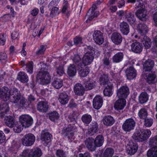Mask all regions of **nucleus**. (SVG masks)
I'll return each instance as SVG.
<instances>
[{
    "mask_svg": "<svg viewBox=\"0 0 157 157\" xmlns=\"http://www.w3.org/2000/svg\"><path fill=\"white\" fill-rule=\"evenodd\" d=\"M151 134V132L149 129H142L140 132H135L132 137L136 141L143 142L147 140Z\"/></svg>",
    "mask_w": 157,
    "mask_h": 157,
    "instance_id": "1",
    "label": "nucleus"
},
{
    "mask_svg": "<svg viewBox=\"0 0 157 157\" xmlns=\"http://www.w3.org/2000/svg\"><path fill=\"white\" fill-rule=\"evenodd\" d=\"M36 78L39 83L44 85L50 82L51 77L48 71L41 70L37 74Z\"/></svg>",
    "mask_w": 157,
    "mask_h": 157,
    "instance_id": "2",
    "label": "nucleus"
},
{
    "mask_svg": "<svg viewBox=\"0 0 157 157\" xmlns=\"http://www.w3.org/2000/svg\"><path fill=\"white\" fill-rule=\"evenodd\" d=\"M136 124L135 120L132 118L127 119L123 124L122 128L125 132H129L133 130Z\"/></svg>",
    "mask_w": 157,
    "mask_h": 157,
    "instance_id": "3",
    "label": "nucleus"
},
{
    "mask_svg": "<svg viewBox=\"0 0 157 157\" xmlns=\"http://www.w3.org/2000/svg\"><path fill=\"white\" fill-rule=\"evenodd\" d=\"M35 140L34 136L31 133L26 134L22 139L23 144L25 146H29L32 145Z\"/></svg>",
    "mask_w": 157,
    "mask_h": 157,
    "instance_id": "4",
    "label": "nucleus"
},
{
    "mask_svg": "<svg viewBox=\"0 0 157 157\" xmlns=\"http://www.w3.org/2000/svg\"><path fill=\"white\" fill-rule=\"evenodd\" d=\"M20 121L25 128L30 126L33 123L32 117L28 115H24L20 117Z\"/></svg>",
    "mask_w": 157,
    "mask_h": 157,
    "instance_id": "5",
    "label": "nucleus"
},
{
    "mask_svg": "<svg viewBox=\"0 0 157 157\" xmlns=\"http://www.w3.org/2000/svg\"><path fill=\"white\" fill-rule=\"evenodd\" d=\"M10 95L12 96L10 99L11 101L13 103H18L21 99L20 92L15 88L11 89Z\"/></svg>",
    "mask_w": 157,
    "mask_h": 157,
    "instance_id": "6",
    "label": "nucleus"
},
{
    "mask_svg": "<svg viewBox=\"0 0 157 157\" xmlns=\"http://www.w3.org/2000/svg\"><path fill=\"white\" fill-rule=\"evenodd\" d=\"M11 93V89L6 87H4L0 89V98L4 101L9 100Z\"/></svg>",
    "mask_w": 157,
    "mask_h": 157,
    "instance_id": "7",
    "label": "nucleus"
},
{
    "mask_svg": "<svg viewBox=\"0 0 157 157\" xmlns=\"http://www.w3.org/2000/svg\"><path fill=\"white\" fill-rule=\"evenodd\" d=\"M97 8V6L95 4L93 5L92 6L88 11L86 17L87 18L86 22H88L92 20L94 18L96 17L99 15L98 11H95Z\"/></svg>",
    "mask_w": 157,
    "mask_h": 157,
    "instance_id": "8",
    "label": "nucleus"
},
{
    "mask_svg": "<svg viewBox=\"0 0 157 157\" xmlns=\"http://www.w3.org/2000/svg\"><path fill=\"white\" fill-rule=\"evenodd\" d=\"M129 93L128 87L127 86H123L117 90V94L119 98L124 99L127 98Z\"/></svg>",
    "mask_w": 157,
    "mask_h": 157,
    "instance_id": "9",
    "label": "nucleus"
},
{
    "mask_svg": "<svg viewBox=\"0 0 157 157\" xmlns=\"http://www.w3.org/2000/svg\"><path fill=\"white\" fill-rule=\"evenodd\" d=\"M61 134L71 141L74 139V131L71 127L63 128L62 130Z\"/></svg>",
    "mask_w": 157,
    "mask_h": 157,
    "instance_id": "10",
    "label": "nucleus"
},
{
    "mask_svg": "<svg viewBox=\"0 0 157 157\" xmlns=\"http://www.w3.org/2000/svg\"><path fill=\"white\" fill-rule=\"evenodd\" d=\"M138 148V145L136 143L130 141L127 147V152L128 154L132 155L137 151Z\"/></svg>",
    "mask_w": 157,
    "mask_h": 157,
    "instance_id": "11",
    "label": "nucleus"
},
{
    "mask_svg": "<svg viewBox=\"0 0 157 157\" xmlns=\"http://www.w3.org/2000/svg\"><path fill=\"white\" fill-rule=\"evenodd\" d=\"M93 39L97 44H102L104 40L103 33L99 31H95L93 34Z\"/></svg>",
    "mask_w": 157,
    "mask_h": 157,
    "instance_id": "12",
    "label": "nucleus"
},
{
    "mask_svg": "<svg viewBox=\"0 0 157 157\" xmlns=\"http://www.w3.org/2000/svg\"><path fill=\"white\" fill-rule=\"evenodd\" d=\"M85 88L80 83H77L74 86V90L75 94L78 96H82L85 92Z\"/></svg>",
    "mask_w": 157,
    "mask_h": 157,
    "instance_id": "13",
    "label": "nucleus"
},
{
    "mask_svg": "<svg viewBox=\"0 0 157 157\" xmlns=\"http://www.w3.org/2000/svg\"><path fill=\"white\" fill-rule=\"evenodd\" d=\"M94 58V55H92V54L86 53L82 58L83 67L90 64Z\"/></svg>",
    "mask_w": 157,
    "mask_h": 157,
    "instance_id": "14",
    "label": "nucleus"
},
{
    "mask_svg": "<svg viewBox=\"0 0 157 157\" xmlns=\"http://www.w3.org/2000/svg\"><path fill=\"white\" fill-rule=\"evenodd\" d=\"M147 12L145 9H139L136 12L137 17L140 20L145 21L147 18Z\"/></svg>",
    "mask_w": 157,
    "mask_h": 157,
    "instance_id": "15",
    "label": "nucleus"
},
{
    "mask_svg": "<svg viewBox=\"0 0 157 157\" xmlns=\"http://www.w3.org/2000/svg\"><path fill=\"white\" fill-rule=\"evenodd\" d=\"M125 99L120 98L116 101L114 104V108L117 110H122L125 105Z\"/></svg>",
    "mask_w": 157,
    "mask_h": 157,
    "instance_id": "16",
    "label": "nucleus"
},
{
    "mask_svg": "<svg viewBox=\"0 0 157 157\" xmlns=\"http://www.w3.org/2000/svg\"><path fill=\"white\" fill-rule=\"evenodd\" d=\"M154 66V61L151 59H148L143 64L144 70L145 71H150L152 70Z\"/></svg>",
    "mask_w": 157,
    "mask_h": 157,
    "instance_id": "17",
    "label": "nucleus"
},
{
    "mask_svg": "<svg viewBox=\"0 0 157 157\" xmlns=\"http://www.w3.org/2000/svg\"><path fill=\"white\" fill-rule=\"evenodd\" d=\"M41 140L44 145H47L52 139V135L49 132H42L41 134Z\"/></svg>",
    "mask_w": 157,
    "mask_h": 157,
    "instance_id": "18",
    "label": "nucleus"
},
{
    "mask_svg": "<svg viewBox=\"0 0 157 157\" xmlns=\"http://www.w3.org/2000/svg\"><path fill=\"white\" fill-rule=\"evenodd\" d=\"M94 139L92 138H88L85 141L86 147L90 151L95 150L96 147L94 142Z\"/></svg>",
    "mask_w": 157,
    "mask_h": 157,
    "instance_id": "19",
    "label": "nucleus"
},
{
    "mask_svg": "<svg viewBox=\"0 0 157 157\" xmlns=\"http://www.w3.org/2000/svg\"><path fill=\"white\" fill-rule=\"evenodd\" d=\"M102 104L103 99L101 97L98 95L94 98L93 101V105L95 109H99L101 107Z\"/></svg>",
    "mask_w": 157,
    "mask_h": 157,
    "instance_id": "20",
    "label": "nucleus"
},
{
    "mask_svg": "<svg viewBox=\"0 0 157 157\" xmlns=\"http://www.w3.org/2000/svg\"><path fill=\"white\" fill-rule=\"evenodd\" d=\"M48 108V103L46 101H41L37 104V109L40 112L45 113Z\"/></svg>",
    "mask_w": 157,
    "mask_h": 157,
    "instance_id": "21",
    "label": "nucleus"
},
{
    "mask_svg": "<svg viewBox=\"0 0 157 157\" xmlns=\"http://www.w3.org/2000/svg\"><path fill=\"white\" fill-rule=\"evenodd\" d=\"M111 39L112 41L116 44H120L122 41V37L121 35L117 32L112 34Z\"/></svg>",
    "mask_w": 157,
    "mask_h": 157,
    "instance_id": "22",
    "label": "nucleus"
},
{
    "mask_svg": "<svg viewBox=\"0 0 157 157\" xmlns=\"http://www.w3.org/2000/svg\"><path fill=\"white\" fill-rule=\"evenodd\" d=\"M5 123L8 127L12 128L17 123L14 117L10 116H6L5 119Z\"/></svg>",
    "mask_w": 157,
    "mask_h": 157,
    "instance_id": "23",
    "label": "nucleus"
},
{
    "mask_svg": "<svg viewBox=\"0 0 157 157\" xmlns=\"http://www.w3.org/2000/svg\"><path fill=\"white\" fill-rule=\"evenodd\" d=\"M144 77L147 83L151 84L155 83L156 75L155 73L153 72L145 74Z\"/></svg>",
    "mask_w": 157,
    "mask_h": 157,
    "instance_id": "24",
    "label": "nucleus"
},
{
    "mask_svg": "<svg viewBox=\"0 0 157 157\" xmlns=\"http://www.w3.org/2000/svg\"><path fill=\"white\" fill-rule=\"evenodd\" d=\"M126 75L128 79H132L135 78L136 75V71L132 67L127 68L125 71Z\"/></svg>",
    "mask_w": 157,
    "mask_h": 157,
    "instance_id": "25",
    "label": "nucleus"
},
{
    "mask_svg": "<svg viewBox=\"0 0 157 157\" xmlns=\"http://www.w3.org/2000/svg\"><path fill=\"white\" fill-rule=\"evenodd\" d=\"M131 47L132 51L136 53H140L142 51L143 49L141 44L137 42L132 43L131 45Z\"/></svg>",
    "mask_w": 157,
    "mask_h": 157,
    "instance_id": "26",
    "label": "nucleus"
},
{
    "mask_svg": "<svg viewBox=\"0 0 157 157\" xmlns=\"http://www.w3.org/2000/svg\"><path fill=\"white\" fill-rule=\"evenodd\" d=\"M58 100L61 104L65 105L67 103L68 101L69 97L66 93H61L59 95Z\"/></svg>",
    "mask_w": 157,
    "mask_h": 157,
    "instance_id": "27",
    "label": "nucleus"
},
{
    "mask_svg": "<svg viewBox=\"0 0 157 157\" xmlns=\"http://www.w3.org/2000/svg\"><path fill=\"white\" fill-rule=\"evenodd\" d=\"M102 121L105 125L111 126L114 123L115 121L113 117L109 115L104 117L102 119Z\"/></svg>",
    "mask_w": 157,
    "mask_h": 157,
    "instance_id": "28",
    "label": "nucleus"
},
{
    "mask_svg": "<svg viewBox=\"0 0 157 157\" xmlns=\"http://www.w3.org/2000/svg\"><path fill=\"white\" fill-rule=\"evenodd\" d=\"M9 111L8 104L5 102L1 105H0V117H3L5 114L6 113Z\"/></svg>",
    "mask_w": 157,
    "mask_h": 157,
    "instance_id": "29",
    "label": "nucleus"
},
{
    "mask_svg": "<svg viewBox=\"0 0 157 157\" xmlns=\"http://www.w3.org/2000/svg\"><path fill=\"white\" fill-rule=\"evenodd\" d=\"M141 42H142L145 48L148 49L151 45V39L146 36H142L141 37Z\"/></svg>",
    "mask_w": 157,
    "mask_h": 157,
    "instance_id": "30",
    "label": "nucleus"
},
{
    "mask_svg": "<svg viewBox=\"0 0 157 157\" xmlns=\"http://www.w3.org/2000/svg\"><path fill=\"white\" fill-rule=\"evenodd\" d=\"M120 29L121 32L124 35H127L129 32V27L128 23L123 22L120 24Z\"/></svg>",
    "mask_w": 157,
    "mask_h": 157,
    "instance_id": "31",
    "label": "nucleus"
},
{
    "mask_svg": "<svg viewBox=\"0 0 157 157\" xmlns=\"http://www.w3.org/2000/svg\"><path fill=\"white\" fill-rule=\"evenodd\" d=\"M72 59L74 63L77 65L79 69H80V67L81 68H82L83 64L82 63L81 58L78 54H75L72 58Z\"/></svg>",
    "mask_w": 157,
    "mask_h": 157,
    "instance_id": "32",
    "label": "nucleus"
},
{
    "mask_svg": "<svg viewBox=\"0 0 157 157\" xmlns=\"http://www.w3.org/2000/svg\"><path fill=\"white\" fill-rule=\"evenodd\" d=\"M125 17L127 21L130 24H133L136 21L135 17L134 14L131 12H125Z\"/></svg>",
    "mask_w": 157,
    "mask_h": 157,
    "instance_id": "33",
    "label": "nucleus"
},
{
    "mask_svg": "<svg viewBox=\"0 0 157 157\" xmlns=\"http://www.w3.org/2000/svg\"><path fill=\"white\" fill-rule=\"evenodd\" d=\"M105 88L104 90V94L105 96H110L113 94L112 89L113 84L111 83H108L107 85H106Z\"/></svg>",
    "mask_w": 157,
    "mask_h": 157,
    "instance_id": "34",
    "label": "nucleus"
},
{
    "mask_svg": "<svg viewBox=\"0 0 157 157\" xmlns=\"http://www.w3.org/2000/svg\"><path fill=\"white\" fill-rule=\"evenodd\" d=\"M99 80L100 84L104 86L107 85L108 83H111L109 81L108 76L107 74H103L101 75L99 78Z\"/></svg>",
    "mask_w": 157,
    "mask_h": 157,
    "instance_id": "35",
    "label": "nucleus"
},
{
    "mask_svg": "<svg viewBox=\"0 0 157 157\" xmlns=\"http://www.w3.org/2000/svg\"><path fill=\"white\" fill-rule=\"evenodd\" d=\"M94 142L96 147H100L101 146L104 141V139L103 136L101 135H98L94 139Z\"/></svg>",
    "mask_w": 157,
    "mask_h": 157,
    "instance_id": "36",
    "label": "nucleus"
},
{
    "mask_svg": "<svg viewBox=\"0 0 157 157\" xmlns=\"http://www.w3.org/2000/svg\"><path fill=\"white\" fill-rule=\"evenodd\" d=\"M96 82L95 81H89L84 83L85 89L86 90H91L96 87Z\"/></svg>",
    "mask_w": 157,
    "mask_h": 157,
    "instance_id": "37",
    "label": "nucleus"
},
{
    "mask_svg": "<svg viewBox=\"0 0 157 157\" xmlns=\"http://www.w3.org/2000/svg\"><path fill=\"white\" fill-rule=\"evenodd\" d=\"M148 97V95L147 93L145 92H142L139 97V101L141 104H144L147 101Z\"/></svg>",
    "mask_w": 157,
    "mask_h": 157,
    "instance_id": "38",
    "label": "nucleus"
},
{
    "mask_svg": "<svg viewBox=\"0 0 157 157\" xmlns=\"http://www.w3.org/2000/svg\"><path fill=\"white\" fill-rule=\"evenodd\" d=\"M76 73V67L74 64H71L68 67L67 74L69 76L73 77L75 75Z\"/></svg>",
    "mask_w": 157,
    "mask_h": 157,
    "instance_id": "39",
    "label": "nucleus"
},
{
    "mask_svg": "<svg viewBox=\"0 0 157 157\" xmlns=\"http://www.w3.org/2000/svg\"><path fill=\"white\" fill-rule=\"evenodd\" d=\"M148 157H157V146H154L150 149L147 153Z\"/></svg>",
    "mask_w": 157,
    "mask_h": 157,
    "instance_id": "40",
    "label": "nucleus"
},
{
    "mask_svg": "<svg viewBox=\"0 0 157 157\" xmlns=\"http://www.w3.org/2000/svg\"><path fill=\"white\" fill-rule=\"evenodd\" d=\"M30 151L31 157H40L42 155L41 151L39 148L30 149Z\"/></svg>",
    "mask_w": 157,
    "mask_h": 157,
    "instance_id": "41",
    "label": "nucleus"
},
{
    "mask_svg": "<svg viewBox=\"0 0 157 157\" xmlns=\"http://www.w3.org/2000/svg\"><path fill=\"white\" fill-rule=\"evenodd\" d=\"M139 33L142 36H144L147 32L148 28L147 26L143 24H140L138 25Z\"/></svg>",
    "mask_w": 157,
    "mask_h": 157,
    "instance_id": "42",
    "label": "nucleus"
},
{
    "mask_svg": "<svg viewBox=\"0 0 157 157\" xmlns=\"http://www.w3.org/2000/svg\"><path fill=\"white\" fill-rule=\"evenodd\" d=\"M17 78L23 83L27 82L29 79L27 75L23 72L19 73L17 76Z\"/></svg>",
    "mask_w": 157,
    "mask_h": 157,
    "instance_id": "43",
    "label": "nucleus"
},
{
    "mask_svg": "<svg viewBox=\"0 0 157 157\" xmlns=\"http://www.w3.org/2000/svg\"><path fill=\"white\" fill-rule=\"evenodd\" d=\"M52 86L55 88L58 89L60 88L63 85V80L56 78L54 79L52 83Z\"/></svg>",
    "mask_w": 157,
    "mask_h": 157,
    "instance_id": "44",
    "label": "nucleus"
},
{
    "mask_svg": "<svg viewBox=\"0 0 157 157\" xmlns=\"http://www.w3.org/2000/svg\"><path fill=\"white\" fill-rule=\"evenodd\" d=\"M124 54L122 52H119L116 54L113 57V61L116 63H118L123 59Z\"/></svg>",
    "mask_w": 157,
    "mask_h": 157,
    "instance_id": "45",
    "label": "nucleus"
},
{
    "mask_svg": "<svg viewBox=\"0 0 157 157\" xmlns=\"http://www.w3.org/2000/svg\"><path fill=\"white\" fill-rule=\"evenodd\" d=\"M138 115L139 117L142 119H144L147 117L148 113L145 108H142L139 111Z\"/></svg>",
    "mask_w": 157,
    "mask_h": 157,
    "instance_id": "46",
    "label": "nucleus"
},
{
    "mask_svg": "<svg viewBox=\"0 0 157 157\" xmlns=\"http://www.w3.org/2000/svg\"><path fill=\"white\" fill-rule=\"evenodd\" d=\"M81 120L84 123L89 124L92 120V117L90 115L85 114L82 115Z\"/></svg>",
    "mask_w": 157,
    "mask_h": 157,
    "instance_id": "47",
    "label": "nucleus"
},
{
    "mask_svg": "<svg viewBox=\"0 0 157 157\" xmlns=\"http://www.w3.org/2000/svg\"><path fill=\"white\" fill-rule=\"evenodd\" d=\"M59 117L58 113L56 111H53L49 114V118L52 121H54L57 120Z\"/></svg>",
    "mask_w": 157,
    "mask_h": 157,
    "instance_id": "48",
    "label": "nucleus"
},
{
    "mask_svg": "<svg viewBox=\"0 0 157 157\" xmlns=\"http://www.w3.org/2000/svg\"><path fill=\"white\" fill-rule=\"evenodd\" d=\"M114 153L113 150L111 148H107L105 151L103 155L104 157H111Z\"/></svg>",
    "mask_w": 157,
    "mask_h": 157,
    "instance_id": "49",
    "label": "nucleus"
},
{
    "mask_svg": "<svg viewBox=\"0 0 157 157\" xmlns=\"http://www.w3.org/2000/svg\"><path fill=\"white\" fill-rule=\"evenodd\" d=\"M22 127H24L23 126L22 124L20 122L19 123H16L15 126H14L13 128V131L16 133L20 132L22 129Z\"/></svg>",
    "mask_w": 157,
    "mask_h": 157,
    "instance_id": "50",
    "label": "nucleus"
},
{
    "mask_svg": "<svg viewBox=\"0 0 157 157\" xmlns=\"http://www.w3.org/2000/svg\"><path fill=\"white\" fill-rule=\"evenodd\" d=\"M79 71V74L80 76L83 77H85L89 73V69L88 67H86L85 69H80Z\"/></svg>",
    "mask_w": 157,
    "mask_h": 157,
    "instance_id": "51",
    "label": "nucleus"
},
{
    "mask_svg": "<svg viewBox=\"0 0 157 157\" xmlns=\"http://www.w3.org/2000/svg\"><path fill=\"white\" fill-rule=\"evenodd\" d=\"M149 145L151 146H157V135L154 137L151 138L149 139Z\"/></svg>",
    "mask_w": 157,
    "mask_h": 157,
    "instance_id": "52",
    "label": "nucleus"
},
{
    "mask_svg": "<svg viewBox=\"0 0 157 157\" xmlns=\"http://www.w3.org/2000/svg\"><path fill=\"white\" fill-rule=\"evenodd\" d=\"M144 119V125L145 126L149 127L152 125L153 123L152 119L151 118H147V117Z\"/></svg>",
    "mask_w": 157,
    "mask_h": 157,
    "instance_id": "53",
    "label": "nucleus"
},
{
    "mask_svg": "<svg viewBox=\"0 0 157 157\" xmlns=\"http://www.w3.org/2000/svg\"><path fill=\"white\" fill-rule=\"evenodd\" d=\"M110 54L109 53H107L105 55V57L103 59V63L105 65H108L110 63V60L109 58L110 56Z\"/></svg>",
    "mask_w": 157,
    "mask_h": 157,
    "instance_id": "54",
    "label": "nucleus"
},
{
    "mask_svg": "<svg viewBox=\"0 0 157 157\" xmlns=\"http://www.w3.org/2000/svg\"><path fill=\"white\" fill-rule=\"evenodd\" d=\"M26 70L27 72L30 74H31L33 72V62L32 61L29 62L26 65Z\"/></svg>",
    "mask_w": 157,
    "mask_h": 157,
    "instance_id": "55",
    "label": "nucleus"
},
{
    "mask_svg": "<svg viewBox=\"0 0 157 157\" xmlns=\"http://www.w3.org/2000/svg\"><path fill=\"white\" fill-rule=\"evenodd\" d=\"M30 149L24 150L20 155L21 157H31Z\"/></svg>",
    "mask_w": 157,
    "mask_h": 157,
    "instance_id": "56",
    "label": "nucleus"
},
{
    "mask_svg": "<svg viewBox=\"0 0 157 157\" xmlns=\"http://www.w3.org/2000/svg\"><path fill=\"white\" fill-rule=\"evenodd\" d=\"M135 8H139L141 9H145L144 5L141 0H139V1H137L136 2Z\"/></svg>",
    "mask_w": 157,
    "mask_h": 157,
    "instance_id": "57",
    "label": "nucleus"
},
{
    "mask_svg": "<svg viewBox=\"0 0 157 157\" xmlns=\"http://www.w3.org/2000/svg\"><path fill=\"white\" fill-rule=\"evenodd\" d=\"M46 48V45H41L40 46V48L36 52V54L37 55H39L43 54L44 51H45Z\"/></svg>",
    "mask_w": 157,
    "mask_h": 157,
    "instance_id": "58",
    "label": "nucleus"
},
{
    "mask_svg": "<svg viewBox=\"0 0 157 157\" xmlns=\"http://www.w3.org/2000/svg\"><path fill=\"white\" fill-rule=\"evenodd\" d=\"M74 42L75 45L81 44L82 43V38L79 36H76L74 39Z\"/></svg>",
    "mask_w": 157,
    "mask_h": 157,
    "instance_id": "59",
    "label": "nucleus"
},
{
    "mask_svg": "<svg viewBox=\"0 0 157 157\" xmlns=\"http://www.w3.org/2000/svg\"><path fill=\"white\" fill-rule=\"evenodd\" d=\"M56 73L59 76H62L64 74L63 67L60 66L57 68L56 69Z\"/></svg>",
    "mask_w": 157,
    "mask_h": 157,
    "instance_id": "60",
    "label": "nucleus"
},
{
    "mask_svg": "<svg viewBox=\"0 0 157 157\" xmlns=\"http://www.w3.org/2000/svg\"><path fill=\"white\" fill-rule=\"evenodd\" d=\"M56 154L58 157H66L65 152L61 150H57L56 151Z\"/></svg>",
    "mask_w": 157,
    "mask_h": 157,
    "instance_id": "61",
    "label": "nucleus"
},
{
    "mask_svg": "<svg viewBox=\"0 0 157 157\" xmlns=\"http://www.w3.org/2000/svg\"><path fill=\"white\" fill-rule=\"evenodd\" d=\"M69 119L71 121H75L76 119L77 118L76 113L73 112L72 114H71L69 116Z\"/></svg>",
    "mask_w": 157,
    "mask_h": 157,
    "instance_id": "62",
    "label": "nucleus"
},
{
    "mask_svg": "<svg viewBox=\"0 0 157 157\" xmlns=\"http://www.w3.org/2000/svg\"><path fill=\"white\" fill-rule=\"evenodd\" d=\"M69 6L68 2L66 0H64L63 3V7L62 10V12L64 13L66 10Z\"/></svg>",
    "mask_w": 157,
    "mask_h": 157,
    "instance_id": "63",
    "label": "nucleus"
},
{
    "mask_svg": "<svg viewBox=\"0 0 157 157\" xmlns=\"http://www.w3.org/2000/svg\"><path fill=\"white\" fill-rule=\"evenodd\" d=\"M85 48L87 51L86 53H88L89 54H92V55H94V48L92 47L91 46H88Z\"/></svg>",
    "mask_w": 157,
    "mask_h": 157,
    "instance_id": "64",
    "label": "nucleus"
}]
</instances>
